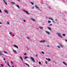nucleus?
I'll return each instance as SVG.
<instances>
[{
    "label": "nucleus",
    "mask_w": 67,
    "mask_h": 67,
    "mask_svg": "<svg viewBox=\"0 0 67 67\" xmlns=\"http://www.w3.org/2000/svg\"><path fill=\"white\" fill-rule=\"evenodd\" d=\"M57 34H58L59 36V37H61V38H63V37H62V36H61V35H60V33H57Z\"/></svg>",
    "instance_id": "nucleus-1"
},
{
    "label": "nucleus",
    "mask_w": 67,
    "mask_h": 67,
    "mask_svg": "<svg viewBox=\"0 0 67 67\" xmlns=\"http://www.w3.org/2000/svg\"><path fill=\"white\" fill-rule=\"evenodd\" d=\"M30 58L34 62H35V60H34V58H33V57H30Z\"/></svg>",
    "instance_id": "nucleus-2"
},
{
    "label": "nucleus",
    "mask_w": 67,
    "mask_h": 67,
    "mask_svg": "<svg viewBox=\"0 0 67 67\" xmlns=\"http://www.w3.org/2000/svg\"><path fill=\"white\" fill-rule=\"evenodd\" d=\"M3 1L5 3V4H6V5H8V4H7V2H6L5 1V0H3Z\"/></svg>",
    "instance_id": "nucleus-3"
},
{
    "label": "nucleus",
    "mask_w": 67,
    "mask_h": 67,
    "mask_svg": "<svg viewBox=\"0 0 67 67\" xmlns=\"http://www.w3.org/2000/svg\"><path fill=\"white\" fill-rule=\"evenodd\" d=\"M46 32L47 34H50V33L47 31H46Z\"/></svg>",
    "instance_id": "nucleus-4"
},
{
    "label": "nucleus",
    "mask_w": 67,
    "mask_h": 67,
    "mask_svg": "<svg viewBox=\"0 0 67 67\" xmlns=\"http://www.w3.org/2000/svg\"><path fill=\"white\" fill-rule=\"evenodd\" d=\"M40 42L41 43H44V42H45V40L41 41H40Z\"/></svg>",
    "instance_id": "nucleus-5"
},
{
    "label": "nucleus",
    "mask_w": 67,
    "mask_h": 67,
    "mask_svg": "<svg viewBox=\"0 0 67 67\" xmlns=\"http://www.w3.org/2000/svg\"><path fill=\"white\" fill-rule=\"evenodd\" d=\"M60 46L61 47H62V48H63V47H64V46H63V44H60Z\"/></svg>",
    "instance_id": "nucleus-6"
},
{
    "label": "nucleus",
    "mask_w": 67,
    "mask_h": 67,
    "mask_svg": "<svg viewBox=\"0 0 67 67\" xmlns=\"http://www.w3.org/2000/svg\"><path fill=\"white\" fill-rule=\"evenodd\" d=\"M20 58L22 60V61H23V58L21 57V56H20Z\"/></svg>",
    "instance_id": "nucleus-7"
},
{
    "label": "nucleus",
    "mask_w": 67,
    "mask_h": 67,
    "mask_svg": "<svg viewBox=\"0 0 67 67\" xmlns=\"http://www.w3.org/2000/svg\"><path fill=\"white\" fill-rule=\"evenodd\" d=\"M46 59L48 60V61H51V59H50L49 58H46Z\"/></svg>",
    "instance_id": "nucleus-8"
},
{
    "label": "nucleus",
    "mask_w": 67,
    "mask_h": 67,
    "mask_svg": "<svg viewBox=\"0 0 67 67\" xmlns=\"http://www.w3.org/2000/svg\"><path fill=\"white\" fill-rule=\"evenodd\" d=\"M4 11L5 13H9L8 11L7 10H5Z\"/></svg>",
    "instance_id": "nucleus-9"
},
{
    "label": "nucleus",
    "mask_w": 67,
    "mask_h": 67,
    "mask_svg": "<svg viewBox=\"0 0 67 67\" xmlns=\"http://www.w3.org/2000/svg\"><path fill=\"white\" fill-rule=\"evenodd\" d=\"M35 7L36 8V9H37L38 10L39 9V8H38V7H37V6L35 5Z\"/></svg>",
    "instance_id": "nucleus-10"
},
{
    "label": "nucleus",
    "mask_w": 67,
    "mask_h": 67,
    "mask_svg": "<svg viewBox=\"0 0 67 67\" xmlns=\"http://www.w3.org/2000/svg\"><path fill=\"white\" fill-rule=\"evenodd\" d=\"M14 46L15 47H16V48H18V47L16 45H14Z\"/></svg>",
    "instance_id": "nucleus-11"
},
{
    "label": "nucleus",
    "mask_w": 67,
    "mask_h": 67,
    "mask_svg": "<svg viewBox=\"0 0 67 67\" xmlns=\"http://www.w3.org/2000/svg\"><path fill=\"white\" fill-rule=\"evenodd\" d=\"M13 52H14L15 53H17V52H16V51L14 50H13Z\"/></svg>",
    "instance_id": "nucleus-12"
},
{
    "label": "nucleus",
    "mask_w": 67,
    "mask_h": 67,
    "mask_svg": "<svg viewBox=\"0 0 67 67\" xmlns=\"http://www.w3.org/2000/svg\"><path fill=\"white\" fill-rule=\"evenodd\" d=\"M11 4H15L13 2H11Z\"/></svg>",
    "instance_id": "nucleus-13"
},
{
    "label": "nucleus",
    "mask_w": 67,
    "mask_h": 67,
    "mask_svg": "<svg viewBox=\"0 0 67 67\" xmlns=\"http://www.w3.org/2000/svg\"><path fill=\"white\" fill-rule=\"evenodd\" d=\"M25 65H27V66H28V67H30V66L28 64H27V63H25Z\"/></svg>",
    "instance_id": "nucleus-14"
},
{
    "label": "nucleus",
    "mask_w": 67,
    "mask_h": 67,
    "mask_svg": "<svg viewBox=\"0 0 67 67\" xmlns=\"http://www.w3.org/2000/svg\"><path fill=\"white\" fill-rule=\"evenodd\" d=\"M31 19L32 21H35V20L33 18H31Z\"/></svg>",
    "instance_id": "nucleus-15"
},
{
    "label": "nucleus",
    "mask_w": 67,
    "mask_h": 67,
    "mask_svg": "<svg viewBox=\"0 0 67 67\" xmlns=\"http://www.w3.org/2000/svg\"><path fill=\"white\" fill-rule=\"evenodd\" d=\"M63 64H64V65H65L66 66H67V64H66V63H65V62H63Z\"/></svg>",
    "instance_id": "nucleus-16"
},
{
    "label": "nucleus",
    "mask_w": 67,
    "mask_h": 67,
    "mask_svg": "<svg viewBox=\"0 0 67 67\" xmlns=\"http://www.w3.org/2000/svg\"><path fill=\"white\" fill-rule=\"evenodd\" d=\"M16 7H18V8L19 9H20V7H19V6L18 5H16Z\"/></svg>",
    "instance_id": "nucleus-17"
},
{
    "label": "nucleus",
    "mask_w": 67,
    "mask_h": 67,
    "mask_svg": "<svg viewBox=\"0 0 67 67\" xmlns=\"http://www.w3.org/2000/svg\"><path fill=\"white\" fill-rule=\"evenodd\" d=\"M26 13L27 14H29V13H28L27 11H26Z\"/></svg>",
    "instance_id": "nucleus-18"
},
{
    "label": "nucleus",
    "mask_w": 67,
    "mask_h": 67,
    "mask_svg": "<svg viewBox=\"0 0 67 67\" xmlns=\"http://www.w3.org/2000/svg\"><path fill=\"white\" fill-rule=\"evenodd\" d=\"M48 19H50V20H52L53 21V19L51 18H49Z\"/></svg>",
    "instance_id": "nucleus-19"
},
{
    "label": "nucleus",
    "mask_w": 67,
    "mask_h": 67,
    "mask_svg": "<svg viewBox=\"0 0 67 67\" xmlns=\"http://www.w3.org/2000/svg\"><path fill=\"white\" fill-rule=\"evenodd\" d=\"M23 21L24 22H26V21L25 20H23Z\"/></svg>",
    "instance_id": "nucleus-20"
},
{
    "label": "nucleus",
    "mask_w": 67,
    "mask_h": 67,
    "mask_svg": "<svg viewBox=\"0 0 67 67\" xmlns=\"http://www.w3.org/2000/svg\"><path fill=\"white\" fill-rule=\"evenodd\" d=\"M57 47L58 48H60V46H57Z\"/></svg>",
    "instance_id": "nucleus-21"
},
{
    "label": "nucleus",
    "mask_w": 67,
    "mask_h": 67,
    "mask_svg": "<svg viewBox=\"0 0 67 67\" xmlns=\"http://www.w3.org/2000/svg\"><path fill=\"white\" fill-rule=\"evenodd\" d=\"M40 27L41 29H43V27H41V26H40Z\"/></svg>",
    "instance_id": "nucleus-22"
},
{
    "label": "nucleus",
    "mask_w": 67,
    "mask_h": 67,
    "mask_svg": "<svg viewBox=\"0 0 67 67\" xmlns=\"http://www.w3.org/2000/svg\"><path fill=\"white\" fill-rule=\"evenodd\" d=\"M63 36H65V34H63Z\"/></svg>",
    "instance_id": "nucleus-23"
},
{
    "label": "nucleus",
    "mask_w": 67,
    "mask_h": 67,
    "mask_svg": "<svg viewBox=\"0 0 67 67\" xmlns=\"http://www.w3.org/2000/svg\"><path fill=\"white\" fill-rule=\"evenodd\" d=\"M31 4H32V5H34V3L31 2Z\"/></svg>",
    "instance_id": "nucleus-24"
},
{
    "label": "nucleus",
    "mask_w": 67,
    "mask_h": 67,
    "mask_svg": "<svg viewBox=\"0 0 67 67\" xmlns=\"http://www.w3.org/2000/svg\"><path fill=\"white\" fill-rule=\"evenodd\" d=\"M1 66H2V67H3V66H4V65L2 64H1Z\"/></svg>",
    "instance_id": "nucleus-25"
},
{
    "label": "nucleus",
    "mask_w": 67,
    "mask_h": 67,
    "mask_svg": "<svg viewBox=\"0 0 67 67\" xmlns=\"http://www.w3.org/2000/svg\"><path fill=\"white\" fill-rule=\"evenodd\" d=\"M48 23H51V21H50L49 20H48Z\"/></svg>",
    "instance_id": "nucleus-26"
},
{
    "label": "nucleus",
    "mask_w": 67,
    "mask_h": 67,
    "mask_svg": "<svg viewBox=\"0 0 67 67\" xmlns=\"http://www.w3.org/2000/svg\"><path fill=\"white\" fill-rule=\"evenodd\" d=\"M48 29H49V30H50V31H51V28H49V27H48Z\"/></svg>",
    "instance_id": "nucleus-27"
},
{
    "label": "nucleus",
    "mask_w": 67,
    "mask_h": 67,
    "mask_svg": "<svg viewBox=\"0 0 67 67\" xmlns=\"http://www.w3.org/2000/svg\"><path fill=\"white\" fill-rule=\"evenodd\" d=\"M39 65H41V62H39Z\"/></svg>",
    "instance_id": "nucleus-28"
},
{
    "label": "nucleus",
    "mask_w": 67,
    "mask_h": 67,
    "mask_svg": "<svg viewBox=\"0 0 67 67\" xmlns=\"http://www.w3.org/2000/svg\"><path fill=\"white\" fill-rule=\"evenodd\" d=\"M4 53H5V54H8V53L5 51H4Z\"/></svg>",
    "instance_id": "nucleus-29"
},
{
    "label": "nucleus",
    "mask_w": 67,
    "mask_h": 67,
    "mask_svg": "<svg viewBox=\"0 0 67 67\" xmlns=\"http://www.w3.org/2000/svg\"><path fill=\"white\" fill-rule=\"evenodd\" d=\"M26 38H27V39H30V38L29 37H27Z\"/></svg>",
    "instance_id": "nucleus-30"
},
{
    "label": "nucleus",
    "mask_w": 67,
    "mask_h": 67,
    "mask_svg": "<svg viewBox=\"0 0 67 67\" xmlns=\"http://www.w3.org/2000/svg\"><path fill=\"white\" fill-rule=\"evenodd\" d=\"M27 58H28V57H25V59H26Z\"/></svg>",
    "instance_id": "nucleus-31"
},
{
    "label": "nucleus",
    "mask_w": 67,
    "mask_h": 67,
    "mask_svg": "<svg viewBox=\"0 0 67 67\" xmlns=\"http://www.w3.org/2000/svg\"><path fill=\"white\" fill-rule=\"evenodd\" d=\"M0 13H2V11L1 9H0Z\"/></svg>",
    "instance_id": "nucleus-32"
},
{
    "label": "nucleus",
    "mask_w": 67,
    "mask_h": 67,
    "mask_svg": "<svg viewBox=\"0 0 67 67\" xmlns=\"http://www.w3.org/2000/svg\"><path fill=\"white\" fill-rule=\"evenodd\" d=\"M45 63H46V64H47V61H45Z\"/></svg>",
    "instance_id": "nucleus-33"
},
{
    "label": "nucleus",
    "mask_w": 67,
    "mask_h": 67,
    "mask_svg": "<svg viewBox=\"0 0 67 67\" xmlns=\"http://www.w3.org/2000/svg\"><path fill=\"white\" fill-rule=\"evenodd\" d=\"M24 55H26V53H25L24 54Z\"/></svg>",
    "instance_id": "nucleus-34"
},
{
    "label": "nucleus",
    "mask_w": 67,
    "mask_h": 67,
    "mask_svg": "<svg viewBox=\"0 0 67 67\" xmlns=\"http://www.w3.org/2000/svg\"><path fill=\"white\" fill-rule=\"evenodd\" d=\"M42 54H44V52H42Z\"/></svg>",
    "instance_id": "nucleus-35"
},
{
    "label": "nucleus",
    "mask_w": 67,
    "mask_h": 67,
    "mask_svg": "<svg viewBox=\"0 0 67 67\" xmlns=\"http://www.w3.org/2000/svg\"><path fill=\"white\" fill-rule=\"evenodd\" d=\"M7 24H9V22H7Z\"/></svg>",
    "instance_id": "nucleus-36"
},
{
    "label": "nucleus",
    "mask_w": 67,
    "mask_h": 67,
    "mask_svg": "<svg viewBox=\"0 0 67 67\" xmlns=\"http://www.w3.org/2000/svg\"><path fill=\"white\" fill-rule=\"evenodd\" d=\"M10 62L12 63V64H13V63L12 61H10Z\"/></svg>",
    "instance_id": "nucleus-37"
},
{
    "label": "nucleus",
    "mask_w": 67,
    "mask_h": 67,
    "mask_svg": "<svg viewBox=\"0 0 67 67\" xmlns=\"http://www.w3.org/2000/svg\"><path fill=\"white\" fill-rule=\"evenodd\" d=\"M9 34H10V35H12V34H11V32H10L9 33Z\"/></svg>",
    "instance_id": "nucleus-38"
},
{
    "label": "nucleus",
    "mask_w": 67,
    "mask_h": 67,
    "mask_svg": "<svg viewBox=\"0 0 67 67\" xmlns=\"http://www.w3.org/2000/svg\"><path fill=\"white\" fill-rule=\"evenodd\" d=\"M51 25H52V24H51L49 25V26H51Z\"/></svg>",
    "instance_id": "nucleus-39"
},
{
    "label": "nucleus",
    "mask_w": 67,
    "mask_h": 67,
    "mask_svg": "<svg viewBox=\"0 0 67 67\" xmlns=\"http://www.w3.org/2000/svg\"><path fill=\"white\" fill-rule=\"evenodd\" d=\"M7 64H9V62L8 61H7Z\"/></svg>",
    "instance_id": "nucleus-40"
},
{
    "label": "nucleus",
    "mask_w": 67,
    "mask_h": 67,
    "mask_svg": "<svg viewBox=\"0 0 67 67\" xmlns=\"http://www.w3.org/2000/svg\"><path fill=\"white\" fill-rule=\"evenodd\" d=\"M27 50H28V51L29 50V49L28 48H27Z\"/></svg>",
    "instance_id": "nucleus-41"
},
{
    "label": "nucleus",
    "mask_w": 67,
    "mask_h": 67,
    "mask_svg": "<svg viewBox=\"0 0 67 67\" xmlns=\"http://www.w3.org/2000/svg\"><path fill=\"white\" fill-rule=\"evenodd\" d=\"M65 42H67V40L66 39V40H65Z\"/></svg>",
    "instance_id": "nucleus-42"
},
{
    "label": "nucleus",
    "mask_w": 67,
    "mask_h": 67,
    "mask_svg": "<svg viewBox=\"0 0 67 67\" xmlns=\"http://www.w3.org/2000/svg\"><path fill=\"white\" fill-rule=\"evenodd\" d=\"M23 11L24 12H26L25 11V10H23Z\"/></svg>",
    "instance_id": "nucleus-43"
},
{
    "label": "nucleus",
    "mask_w": 67,
    "mask_h": 67,
    "mask_svg": "<svg viewBox=\"0 0 67 67\" xmlns=\"http://www.w3.org/2000/svg\"><path fill=\"white\" fill-rule=\"evenodd\" d=\"M47 46V47H49V46Z\"/></svg>",
    "instance_id": "nucleus-44"
},
{
    "label": "nucleus",
    "mask_w": 67,
    "mask_h": 67,
    "mask_svg": "<svg viewBox=\"0 0 67 67\" xmlns=\"http://www.w3.org/2000/svg\"><path fill=\"white\" fill-rule=\"evenodd\" d=\"M0 24H2V23L1 22H0Z\"/></svg>",
    "instance_id": "nucleus-45"
},
{
    "label": "nucleus",
    "mask_w": 67,
    "mask_h": 67,
    "mask_svg": "<svg viewBox=\"0 0 67 67\" xmlns=\"http://www.w3.org/2000/svg\"><path fill=\"white\" fill-rule=\"evenodd\" d=\"M4 60H5V59L4 58Z\"/></svg>",
    "instance_id": "nucleus-46"
},
{
    "label": "nucleus",
    "mask_w": 67,
    "mask_h": 67,
    "mask_svg": "<svg viewBox=\"0 0 67 67\" xmlns=\"http://www.w3.org/2000/svg\"><path fill=\"white\" fill-rule=\"evenodd\" d=\"M36 57H37V55H36Z\"/></svg>",
    "instance_id": "nucleus-47"
},
{
    "label": "nucleus",
    "mask_w": 67,
    "mask_h": 67,
    "mask_svg": "<svg viewBox=\"0 0 67 67\" xmlns=\"http://www.w3.org/2000/svg\"><path fill=\"white\" fill-rule=\"evenodd\" d=\"M8 64V66H10V65H9V64Z\"/></svg>",
    "instance_id": "nucleus-48"
},
{
    "label": "nucleus",
    "mask_w": 67,
    "mask_h": 67,
    "mask_svg": "<svg viewBox=\"0 0 67 67\" xmlns=\"http://www.w3.org/2000/svg\"><path fill=\"white\" fill-rule=\"evenodd\" d=\"M55 21H57V20L56 19H55Z\"/></svg>",
    "instance_id": "nucleus-49"
},
{
    "label": "nucleus",
    "mask_w": 67,
    "mask_h": 67,
    "mask_svg": "<svg viewBox=\"0 0 67 67\" xmlns=\"http://www.w3.org/2000/svg\"><path fill=\"white\" fill-rule=\"evenodd\" d=\"M13 36H14V35H13Z\"/></svg>",
    "instance_id": "nucleus-50"
},
{
    "label": "nucleus",
    "mask_w": 67,
    "mask_h": 67,
    "mask_svg": "<svg viewBox=\"0 0 67 67\" xmlns=\"http://www.w3.org/2000/svg\"><path fill=\"white\" fill-rule=\"evenodd\" d=\"M5 63H7V62H6V61H5Z\"/></svg>",
    "instance_id": "nucleus-51"
},
{
    "label": "nucleus",
    "mask_w": 67,
    "mask_h": 67,
    "mask_svg": "<svg viewBox=\"0 0 67 67\" xmlns=\"http://www.w3.org/2000/svg\"><path fill=\"white\" fill-rule=\"evenodd\" d=\"M0 54L1 56H2V54Z\"/></svg>",
    "instance_id": "nucleus-52"
},
{
    "label": "nucleus",
    "mask_w": 67,
    "mask_h": 67,
    "mask_svg": "<svg viewBox=\"0 0 67 67\" xmlns=\"http://www.w3.org/2000/svg\"><path fill=\"white\" fill-rule=\"evenodd\" d=\"M9 67H11V66H10V65H9Z\"/></svg>",
    "instance_id": "nucleus-53"
},
{
    "label": "nucleus",
    "mask_w": 67,
    "mask_h": 67,
    "mask_svg": "<svg viewBox=\"0 0 67 67\" xmlns=\"http://www.w3.org/2000/svg\"><path fill=\"white\" fill-rule=\"evenodd\" d=\"M26 47V48H28V47Z\"/></svg>",
    "instance_id": "nucleus-54"
},
{
    "label": "nucleus",
    "mask_w": 67,
    "mask_h": 67,
    "mask_svg": "<svg viewBox=\"0 0 67 67\" xmlns=\"http://www.w3.org/2000/svg\"><path fill=\"white\" fill-rule=\"evenodd\" d=\"M12 67H14V66H12Z\"/></svg>",
    "instance_id": "nucleus-55"
},
{
    "label": "nucleus",
    "mask_w": 67,
    "mask_h": 67,
    "mask_svg": "<svg viewBox=\"0 0 67 67\" xmlns=\"http://www.w3.org/2000/svg\"><path fill=\"white\" fill-rule=\"evenodd\" d=\"M18 1H19V0H17Z\"/></svg>",
    "instance_id": "nucleus-56"
},
{
    "label": "nucleus",
    "mask_w": 67,
    "mask_h": 67,
    "mask_svg": "<svg viewBox=\"0 0 67 67\" xmlns=\"http://www.w3.org/2000/svg\"><path fill=\"white\" fill-rule=\"evenodd\" d=\"M2 55H3V53L2 54Z\"/></svg>",
    "instance_id": "nucleus-57"
},
{
    "label": "nucleus",
    "mask_w": 67,
    "mask_h": 67,
    "mask_svg": "<svg viewBox=\"0 0 67 67\" xmlns=\"http://www.w3.org/2000/svg\"><path fill=\"white\" fill-rule=\"evenodd\" d=\"M55 64H57V63L56 62H55Z\"/></svg>",
    "instance_id": "nucleus-58"
},
{
    "label": "nucleus",
    "mask_w": 67,
    "mask_h": 67,
    "mask_svg": "<svg viewBox=\"0 0 67 67\" xmlns=\"http://www.w3.org/2000/svg\"><path fill=\"white\" fill-rule=\"evenodd\" d=\"M0 67H1V66H0Z\"/></svg>",
    "instance_id": "nucleus-59"
},
{
    "label": "nucleus",
    "mask_w": 67,
    "mask_h": 67,
    "mask_svg": "<svg viewBox=\"0 0 67 67\" xmlns=\"http://www.w3.org/2000/svg\"><path fill=\"white\" fill-rule=\"evenodd\" d=\"M34 67H36V66H35Z\"/></svg>",
    "instance_id": "nucleus-60"
},
{
    "label": "nucleus",
    "mask_w": 67,
    "mask_h": 67,
    "mask_svg": "<svg viewBox=\"0 0 67 67\" xmlns=\"http://www.w3.org/2000/svg\"><path fill=\"white\" fill-rule=\"evenodd\" d=\"M0 54H1V53H0Z\"/></svg>",
    "instance_id": "nucleus-61"
},
{
    "label": "nucleus",
    "mask_w": 67,
    "mask_h": 67,
    "mask_svg": "<svg viewBox=\"0 0 67 67\" xmlns=\"http://www.w3.org/2000/svg\"><path fill=\"white\" fill-rule=\"evenodd\" d=\"M66 1H67V0H66Z\"/></svg>",
    "instance_id": "nucleus-62"
}]
</instances>
